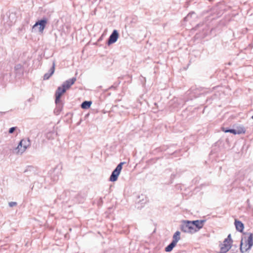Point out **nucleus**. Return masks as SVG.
Returning a JSON list of instances; mask_svg holds the SVG:
<instances>
[{
    "label": "nucleus",
    "instance_id": "nucleus-1",
    "mask_svg": "<svg viewBox=\"0 0 253 253\" xmlns=\"http://www.w3.org/2000/svg\"><path fill=\"white\" fill-rule=\"evenodd\" d=\"M253 246V234L250 232L244 234L240 244V251L242 253L249 252Z\"/></svg>",
    "mask_w": 253,
    "mask_h": 253
},
{
    "label": "nucleus",
    "instance_id": "nucleus-2",
    "mask_svg": "<svg viewBox=\"0 0 253 253\" xmlns=\"http://www.w3.org/2000/svg\"><path fill=\"white\" fill-rule=\"evenodd\" d=\"M16 19V14L13 12H7L2 18V24L6 30L11 27L15 22Z\"/></svg>",
    "mask_w": 253,
    "mask_h": 253
},
{
    "label": "nucleus",
    "instance_id": "nucleus-3",
    "mask_svg": "<svg viewBox=\"0 0 253 253\" xmlns=\"http://www.w3.org/2000/svg\"><path fill=\"white\" fill-rule=\"evenodd\" d=\"M30 145L31 141L29 138L23 139L20 141L17 147L15 149L14 153L16 154H22Z\"/></svg>",
    "mask_w": 253,
    "mask_h": 253
},
{
    "label": "nucleus",
    "instance_id": "nucleus-4",
    "mask_svg": "<svg viewBox=\"0 0 253 253\" xmlns=\"http://www.w3.org/2000/svg\"><path fill=\"white\" fill-rule=\"evenodd\" d=\"M195 226L193 225V221H183L181 225V230L185 233H194L197 231L194 229Z\"/></svg>",
    "mask_w": 253,
    "mask_h": 253
},
{
    "label": "nucleus",
    "instance_id": "nucleus-5",
    "mask_svg": "<svg viewBox=\"0 0 253 253\" xmlns=\"http://www.w3.org/2000/svg\"><path fill=\"white\" fill-rule=\"evenodd\" d=\"M232 241L231 235L229 234L227 237L225 239L222 243L220 245V253H226L231 248Z\"/></svg>",
    "mask_w": 253,
    "mask_h": 253
},
{
    "label": "nucleus",
    "instance_id": "nucleus-6",
    "mask_svg": "<svg viewBox=\"0 0 253 253\" xmlns=\"http://www.w3.org/2000/svg\"><path fill=\"white\" fill-rule=\"evenodd\" d=\"M125 164V162L120 163L113 171L112 174L110 177V181L114 182L118 179V176L120 174L121 171L122 169L123 165Z\"/></svg>",
    "mask_w": 253,
    "mask_h": 253
},
{
    "label": "nucleus",
    "instance_id": "nucleus-7",
    "mask_svg": "<svg viewBox=\"0 0 253 253\" xmlns=\"http://www.w3.org/2000/svg\"><path fill=\"white\" fill-rule=\"evenodd\" d=\"M47 23V19L46 18H44L37 21L34 25L33 26L32 28L33 30H36V28L39 26V32H42Z\"/></svg>",
    "mask_w": 253,
    "mask_h": 253
},
{
    "label": "nucleus",
    "instance_id": "nucleus-8",
    "mask_svg": "<svg viewBox=\"0 0 253 253\" xmlns=\"http://www.w3.org/2000/svg\"><path fill=\"white\" fill-rule=\"evenodd\" d=\"M66 89L62 86H59L55 92V103L58 105L61 101L60 98L62 95L65 92Z\"/></svg>",
    "mask_w": 253,
    "mask_h": 253
},
{
    "label": "nucleus",
    "instance_id": "nucleus-9",
    "mask_svg": "<svg viewBox=\"0 0 253 253\" xmlns=\"http://www.w3.org/2000/svg\"><path fill=\"white\" fill-rule=\"evenodd\" d=\"M119 38V33H112V34L110 36L107 43L108 45H110L115 43Z\"/></svg>",
    "mask_w": 253,
    "mask_h": 253
},
{
    "label": "nucleus",
    "instance_id": "nucleus-10",
    "mask_svg": "<svg viewBox=\"0 0 253 253\" xmlns=\"http://www.w3.org/2000/svg\"><path fill=\"white\" fill-rule=\"evenodd\" d=\"M76 81V78L73 77L70 79L63 83L62 85L66 90L70 88L72 85H73Z\"/></svg>",
    "mask_w": 253,
    "mask_h": 253
},
{
    "label": "nucleus",
    "instance_id": "nucleus-11",
    "mask_svg": "<svg viewBox=\"0 0 253 253\" xmlns=\"http://www.w3.org/2000/svg\"><path fill=\"white\" fill-rule=\"evenodd\" d=\"M205 222V220H195L193 221V223L194 226H195L194 229L197 230V231L201 228H202L204 225V223Z\"/></svg>",
    "mask_w": 253,
    "mask_h": 253
},
{
    "label": "nucleus",
    "instance_id": "nucleus-12",
    "mask_svg": "<svg viewBox=\"0 0 253 253\" xmlns=\"http://www.w3.org/2000/svg\"><path fill=\"white\" fill-rule=\"evenodd\" d=\"M206 27L207 25L204 23H200L198 24L194 28H192V30L201 32V31L204 30Z\"/></svg>",
    "mask_w": 253,
    "mask_h": 253
},
{
    "label": "nucleus",
    "instance_id": "nucleus-13",
    "mask_svg": "<svg viewBox=\"0 0 253 253\" xmlns=\"http://www.w3.org/2000/svg\"><path fill=\"white\" fill-rule=\"evenodd\" d=\"M235 225L236 228V229L239 231V232H242L244 229V224L243 223L240 221H238L237 220H235Z\"/></svg>",
    "mask_w": 253,
    "mask_h": 253
},
{
    "label": "nucleus",
    "instance_id": "nucleus-14",
    "mask_svg": "<svg viewBox=\"0 0 253 253\" xmlns=\"http://www.w3.org/2000/svg\"><path fill=\"white\" fill-rule=\"evenodd\" d=\"M92 104L90 101H84L81 104V107L84 109H88Z\"/></svg>",
    "mask_w": 253,
    "mask_h": 253
},
{
    "label": "nucleus",
    "instance_id": "nucleus-15",
    "mask_svg": "<svg viewBox=\"0 0 253 253\" xmlns=\"http://www.w3.org/2000/svg\"><path fill=\"white\" fill-rule=\"evenodd\" d=\"M180 232L178 231H176L173 236V240L172 242H174L175 243L177 244V243L179 241V240L180 239Z\"/></svg>",
    "mask_w": 253,
    "mask_h": 253
},
{
    "label": "nucleus",
    "instance_id": "nucleus-16",
    "mask_svg": "<svg viewBox=\"0 0 253 253\" xmlns=\"http://www.w3.org/2000/svg\"><path fill=\"white\" fill-rule=\"evenodd\" d=\"M176 245V243L172 241L171 243L165 248V251L167 252H171Z\"/></svg>",
    "mask_w": 253,
    "mask_h": 253
},
{
    "label": "nucleus",
    "instance_id": "nucleus-17",
    "mask_svg": "<svg viewBox=\"0 0 253 253\" xmlns=\"http://www.w3.org/2000/svg\"><path fill=\"white\" fill-rule=\"evenodd\" d=\"M14 69L17 73H21L23 71V66L20 64H16L14 67Z\"/></svg>",
    "mask_w": 253,
    "mask_h": 253
},
{
    "label": "nucleus",
    "instance_id": "nucleus-18",
    "mask_svg": "<svg viewBox=\"0 0 253 253\" xmlns=\"http://www.w3.org/2000/svg\"><path fill=\"white\" fill-rule=\"evenodd\" d=\"M196 13L194 11L190 12L184 18V21H190L193 16H196Z\"/></svg>",
    "mask_w": 253,
    "mask_h": 253
},
{
    "label": "nucleus",
    "instance_id": "nucleus-19",
    "mask_svg": "<svg viewBox=\"0 0 253 253\" xmlns=\"http://www.w3.org/2000/svg\"><path fill=\"white\" fill-rule=\"evenodd\" d=\"M235 130H236V133L240 134L242 133H245L246 132V129L243 126H239L237 127Z\"/></svg>",
    "mask_w": 253,
    "mask_h": 253
},
{
    "label": "nucleus",
    "instance_id": "nucleus-20",
    "mask_svg": "<svg viewBox=\"0 0 253 253\" xmlns=\"http://www.w3.org/2000/svg\"><path fill=\"white\" fill-rule=\"evenodd\" d=\"M55 62L54 61L52 62V67L49 69L48 73H49V76H52L55 71Z\"/></svg>",
    "mask_w": 253,
    "mask_h": 253
},
{
    "label": "nucleus",
    "instance_id": "nucleus-21",
    "mask_svg": "<svg viewBox=\"0 0 253 253\" xmlns=\"http://www.w3.org/2000/svg\"><path fill=\"white\" fill-rule=\"evenodd\" d=\"M222 130L225 132H230L234 134H236V130H235V129H226L224 127L222 128Z\"/></svg>",
    "mask_w": 253,
    "mask_h": 253
},
{
    "label": "nucleus",
    "instance_id": "nucleus-22",
    "mask_svg": "<svg viewBox=\"0 0 253 253\" xmlns=\"http://www.w3.org/2000/svg\"><path fill=\"white\" fill-rule=\"evenodd\" d=\"M54 133L53 132H49L46 134V138L48 139H52L54 138Z\"/></svg>",
    "mask_w": 253,
    "mask_h": 253
},
{
    "label": "nucleus",
    "instance_id": "nucleus-23",
    "mask_svg": "<svg viewBox=\"0 0 253 253\" xmlns=\"http://www.w3.org/2000/svg\"><path fill=\"white\" fill-rule=\"evenodd\" d=\"M51 77V76H49V73H45L43 76V80H48L49 79V78Z\"/></svg>",
    "mask_w": 253,
    "mask_h": 253
},
{
    "label": "nucleus",
    "instance_id": "nucleus-24",
    "mask_svg": "<svg viewBox=\"0 0 253 253\" xmlns=\"http://www.w3.org/2000/svg\"><path fill=\"white\" fill-rule=\"evenodd\" d=\"M8 205L9 207H13L17 205V203L15 202H11L9 203Z\"/></svg>",
    "mask_w": 253,
    "mask_h": 253
},
{
    "label": "nucleus",
    "instance_id": "nucleus-25",
    "mask_svg": "<svg viewBox=\"0 0 253 253\" xmlns=\"http://www.w3.org/2000/svg\"><path fill=\"white\" fill-rule=\"evenodd\" d=\"M16 127H12L9 128V133H12L15 130H16Z\"/></svg>",
    "mask_w": 253,
    "mask_h": 253
},
{
    "label": "nucleus",
    "instance_id": "nucleus-26",
    "mask_svg": "<svg viewBox=\"0 0 253 253\" xmlns=\"http://www.w3.org/2000/svg\"><path fill=\"white\" fill-rule=\"evenodd\" d=\"M190 2H191L190 1H189V0L186 1L185 3V6L187 7H188L190 4Z\"/></svg>",
    "mask_w": 253,
    "mask_h": 253
},
{
    "label": "nucleus",
    "instance_id": "nucleus-27",
    "mask_svg": "<svg viewBox=\"0 0 253 253\" xmlns=\"http://www.w3.org/2000/svg\"><path fill=\"white\" fill-rule=\"evenodd\" d=\"M137 208L138 209H141V206H139L138 205L137 206Z\"/></svg>",
    "mask_w": 253,
    "mask_h": 253
},
{
    "label": "nucleus",
    "instance_id": "nucleus-28",
    "mask_svg": "<svg viewBox=\"0 0 253 253\" xmlns=\"http://www.w3.org/2000/svg\"><path fill=\"white\" fill-rule=\"evenodd\" d=\"M112 32H118L117 30H113V31Z\"/></svg>",
    "mask_w": 253,
    "mask_h": 253
},
{
    "label": "nucleus",
    "instance_id": "nucleus-29",
    "mask_svg": "<svg viewBox=\"0 0 253 253\" xmlns=\"http://www.w3.org/2000/svg\"><path fill=\"white\" fill-rule=\"evenodd\" d=\"M23 147V145L21 146H20V148H22Z\"/></svg>",
    "mask_w": 253,
    "mask_h": 253
},
{
    "label": "nucleus",
    "instance_id": "nucleus-30",
    "mask_svg": "<svg viewBox=\"0 0 253 253\" xmlns=\"http://www.w3.org/2000/svg\"><path fill=\"white\" fill-rule=\"evenodd\" d=\"M252 118L253 119V116H252Z\"/></svg>",
    "mask_w": 253,
    "mask_h": 253
},
{
    "label": "nucleus",
    "instance_id": "nucleus-31",
    "mask_svg": "<svg viewBox=\"0 0 253 253\" xmlns=\"http://www.w3.org/2000/svg\"><path fill=\"white\" fill-rule=\"evenodd\" d=\"M210 1H212V0H209Z\"/></svg>",
    "mask_w": 253,
    "mask_h": 253
}]
</instances>
